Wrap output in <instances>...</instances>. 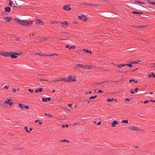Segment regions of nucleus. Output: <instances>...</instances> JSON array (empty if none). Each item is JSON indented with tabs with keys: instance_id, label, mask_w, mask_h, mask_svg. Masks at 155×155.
I'll list each match as a JSON object with an SVG mask.
<instances>
[{
	"instance_id": "e2e57ef3",
	"label": "nucleus",
	"mask_w": 155,
	"mask_h": 155,
	"mask_svg": "<svg viewBox=\"0 0 155 155\" xmlns=\"http://www.w3.org/2000/svg\"><path fill=\"white\" fill-rule=\"evenodd\" d=\"M68 106L69 107H71L72 106V104H68Z\"/></svg>"
},
{
	"instance_id": "0eeeda50",
	"label": "nucleus",
	"mask_w": 155,
	"mask_h": 155,
	"mask_svg": "<svg viewBox=\"0 0 155 155\" xmlns=\"http://www.w3.org/2000/svg\"><path fill=\"white\" fill-rule=\"evenodd\" d=\"M4 20L8 22H10L12 20V18L8 17H5L3 18Z\"/></svg>"
},
{
	"instance_id": "69168bd1",
	"label": "nucleus",
	"mask_w": 155,
	"mask_h": 155,
	"mask_svg": "<svg viewBox=\"0 0 155 155\" xmlns=\"http://www.w3.org/2000/svg\"><path fill=\"white\" fill-rule=\"evenodd\" d=\"M40 80L41 81H48L47 80H46V79H40Z\"/></svg>"
},
{
	"instance_id": "9b49d317",
	"label": "nucleus",
	"mask_w": 155,
	"mask_h": 155,
	"mask_svg": "<svg viewBox=\"0 0 155 155\" xmlns=\"http://www.w3.org/2000/svg\"><path fill=\"white\" fill-rule=\"evenodd\" d=\"M61 24L64 25V26H63V27L64 28L67 27L68 25V23L66 21L61 22Z\"/></svg>"
},
{
	"instance_id": "aec40b11",
	"label": "nucleus",
	"mask_w": 155,
	"mask_h": 155,
	"mask_svg": "<svg viewBox=\"0 0 155 155\" xmlns=\"http://www.w3.org/2000/svg\"><path fill=\"white\" fill-rule=\"evenodd\" d=\"M147 2L148 3L152 5H155V2H152L150 0H147Z\"/></svg>"
},
{
	"instance_id": "f257e3e1",
	"label": "nucleus",
	"mask_w": 155,
	"mask_h": 155,
	"mask_svg": "<svg viewBox=\"0 0 155 155\" xmlns=\"http://www.w3.org/2000/svg\"><path fill=\"white\" fill-rule=\"evenodd\" d=\"M13 20L16 22L23 26H29L32 25V23L29 24L26 20H21L17 18H14Z\"/></svg>"
},
{
	"instance_id": "5701e85b",
	"label": "nucleus",
	"mask_w": 155,
	"mask_h": 155,
	"mask_svg": "<svg viewBox=\"0 0 155 155\" xmlns=\"http://www.w3.org/2000/svg\"><path fill=\"white\" fill-rule=\"evenodd\" d=\"M83 50L84 51H85L86 52H88L90 54H92V51H91L88 50V49H83Z\"/></svg>"
},
{
	"instance_id": "412c9836",
	"label": "nucleus",
	"mask_w": 155,
	"mask_h": 155,
	"mask_svg": "<svg viewBox=\"0 0 155 155\" xmlns=\"http://www.w3.org/2000/svg\"><path fill=\"white\" fill-rule=\"evenodd\" d=\"M25 106L23 105L22 104L20 103L19 104V106L21 109H24V108Z\"/></svg>"
},
{
	"instance_id": "20e7f679",
	"label": "nucleus",
	"mask_w": 155,
	"mask_h": 155,
	"mask_svg": "<svg viewBox=\"0 0 155 155\" xmlns=\"http://www.w3.org/2000/svg\"><path fill=\"white\" fill-rule=\"evenodd\" d=\"M34 21L36 24H39L41 25H42L44 24V22L43 21H41V20L38 19H35Z\"/></svg>"
},
{
	"instance_id": "774afa93",
	"label": "nucleus",
	"mask_w": 155,
	"mask_h": 155,
	"mask_svg": "<svg viewBox=\"0 0 155 155\" xmlns=\"http://www.w3.org/2000/svg\"><path fill=\"white\" fill-rule=\"evenodd\" d=\"M30 131H32L33 130V128H30L29 129Z\"/></svg>"
},
{
	"instance_id": "a18cd8bd",
	"label": "nucleus",
	"mask_w": 155,
	"mask_h": 155,
	"mask_svg": "<svg viewBox=\"0 0 155 155\" xmlns=\"http://www.w3.org/2000/svg\"><path fill=\"white\" fill-rule=\"evenodd\" d=\"M8 87L7 86V85H5L4 87V88L6 89H8Z\"/></svg>"
},
{
	"instance_id": "bf43d9fd",
	"label": "nucleus",
	"mask_w": 155,
	"mask_h": 155,
	"mask_svg": "<svg viewBox=\"0 0 155 155\" xmlns=\"http://www.w3.org/2000/svg\"><path fill=\"white\" fill-rule=\"evenodd\" d=\"M130 99H128V98H127V99H126L125 101H130Z\"/></svg>"
},
{
	"instance_id": "c9c22d12",
	"label": "nucleus",
	"mask_w": 155,
	"mask_h": 155,
	"mask_svg": "<svg viewBox=\"0 0 155 155\" xmlns=\"http://www.w3.org/2000/svg\"><path fill=\"white\" fill-rule=\"evenodd\" d=\"M137 27L139 28H145V26H143L139 25V26H137Z\"/></svg>"
},
{
	"instance_id": "f8f14e48",
	"label": "nucleus",
	"mask_w": 155,
	"mask_h": 155,
	"mask_svg": "<svg viewBox=\"0 0 155 155\" xmlns=\"http://www.w3.org/2000/svg\"><path fill=\"white\" fill-rule=\"evenodd\" d=\"M84 65H83V64H76V67H74V68L77 69L78 68V67H80L82 68H84Z\"/></svg>"
},
{
	"instance_id": "4be33fe9",
	"label": "nucleus",
	"mask_w": 155,
	"mask_h": 155,
	"mask_svg": "<svg viewBox=\"0 0 155 155\" xmlns=\"http://www.w3.org/2000/svg\"><path fill=\"white\" fill-rule=\"evenodd\" d=\"M113 100H115L116 102L117 101V100H114V98H112L111 99H107V101L108 102H110L113 101Z\"/></svg>"
},
{
	"instance_id": "c85d7f7f",
	"label": "nucleus",
	"mask_w": 155,
	"mask_h": 155,
	"mask_svg": "<svg viewBox=\"0 0 155 155\" xmlns=\"http://www.w3.org/2000/svg\"><path fill=\"white\" fill-rule=\"evenodd\" d=\"M75 45H72L69 48V49L70 50H71V49H75Z\"/></svg>"
},
{
	"instance_id": "1a4fd4ad",
	"label": "nucleus",
	"mask_w": 155,
	"mask_h": 155,
	"mask_svg": "<svg viewBox=\"0 0 155 155\" xmlns=\"http://www.w3.org/2000/svg\"><path fill=\"white\" fill-rule=\"evenodd\" d=\"M51 98L50 97H46L45 98H43L42 99V100L43 102H47V101H50L51 100Z\"/></svg>"
},
{
	"instance_id": "f03ea898",
	"label": "nucleus",
	"mask_w": 155,
	"mask_h": 155,
	"mask_svg": "<svg viewBox=\"0 0 155 155\" xmlns=\"http://www.w3.org/2000/svg\"><path fill=\"white\" fill-rule=\"evenodd\" d=\"M11 58H15L18 57V55L22 54L21 53H14L13 52H11Z\"/></svg>"
},
{
	"instance_id": "2eb2a0df",
	"label": "nucleus",
	"mask_w": 155,
	"mask_h": 155,
	"mask_svg": "<svg viewBox=\"0 0 155 155\" xmlns=\"http://www.w3.org/2000/svg\"><path fill=\"white\" fill-rule=\"evenodd\" d=\"M82 5L87 6H94L95 5L93 4H90L88 3H83Z\"/></svg>"
},
{
	"instance_id": "ddd939ff",
	"label": "nucleus",
	"mask_w": 155,
	"mask_h": 155,
	"mask_svg": "<svg viewBox=\"0 0 155 155\" xmlns=\"http://www.w3.org/2000/svg\"><path fill=\"white\" fill-rule=\"evenodd\" d=\"M117 124V121L114 120L111 123V125L112 127H114Z\"/></svg>"
},
{
	"instance_id": "4d7b16f0",
	"label": "nucleus",
	"mask_w": 155,
	"mask_h": 155,
	"mask_svg": "<svg viewBox=\"0 0 155 155\" xmlns=\"http://www.w3.org/2000/svg\"><path fill=\"white\" fill-rule=\"evenodd\" d=\"M101 124V121H100L97 123V124L99 125H100Z\"/></svg>"
},
{
	"instance_id": "a878e982",
	"label": "nucleus",
	"mask_w": 155,
	"mask_h": 155,
	"mask_svg": "<svg viewBox=\"0 0 155 155\" xmlns=\"http://www.w3.org/2000/svg\"><path fill=\"white\" fill-rule=\"evenodd\" d=\"M132 13L135 14H142L143 13L141 12H137L133 11Z\"/></svg>"
},
{
	"instance_id": "a19ab883",
	"label": "nucleus",
	"mask_w": 155,
	"mask_h": 155,
	"mask_svg": "<svg viewBox=\"0 0 155 155\" xmlns=\"http://www.w3.org/2000/svg\"><path fill=\"white\" fill-rule=\"evenodd\" d=\"M13 102H12V101H11V102H10L9 103V105L10 106H11L12 105H13Z\"/></svg>"
},
{
	"instance_id": "f704fd0d",
	"label": "nucleus",
	"mask_w": 155,
	"mask_h": 155,
	"mask_svg": "<svg viewBox=\"0 0 155 155\" xmlns=\"http://www.w3.org/2000/svg\"><path fill=\"white\" fill-rule=\"evenodd\" d=\"M122 123H125L126 124H127L128 123V120H123L122 121Z\"/></svg>"
},
{
	"instance_id": "3c124183",
	"label": "nucleus",
	"mask_w": 155,
	"mask_h": 155,
	"mask_svg": "<svg viewBox=\"0 0 155 155\" xmlns=\"http://www.w3.org/2000/svg\"><path fill=\"white\" fill-rule=\"evenodd\" d=\"M70 46L68 45H65V47L67 48H69Z\"/></svg>"
},
{
	"instance_id": "f3484780",
	"label": "nucleus",
	"mask_w": 155,
	"mask_h": 155,
	"mask_svg": "<svg viewBox=\"0 0 155 155\" xmlns=\"http://www.w3.org/2000/svg\"><path fill=\"white\" fill-rule=\"evenodd\" d=\"M116 66L118 67L119 68H121L122 67H125V64H119L118 65H115Z\"/></svg>"
},
{
	"instance_id": "4c0bfd02",
	"label": "nucleus",
	"mask_w": 155,
	"mask_h": 155,
	"mask_svg": "<svg viewBox=\"0 0 155 155\" xmlns=\"http://www.w3.org/2000/svg\"><path fill=\"white\" fill-rule=\"evenodd\" d=\"M68 127V124H66L65 125H62V127L63 128H64L65 127Z\"/></svg>"
},
{
	"instance_id": "9d476101",
	"label": "nucleus",
	"mask_w": 155,
	"mask_h": 155,
	"mask_svg": "<svg viewBox=\"0 0 155 155\" xmlns=\"http://www.w3.org/2000/svg\"><path fill=\"white\" fill-rule=\"evenodd\" d=\"M63 8L66 10H70L71 9V8H70V6L67 5L64 6L63 7Z\"/></svg>"
},
{
	"instance_id": "2f4dec72",
	"label": "nucleus",
	"mask_w": 155,
	"mask_h": 155,
	"mask_svg": "<svg viewBox=\"0 0 155 155\" xmlns=\"http://www.w3.org/2000/svg\"><path fill=\"white\" fill-rule=\"evenodd\" d=\"M9 5L10 6H12V2L11 0H9Z\"/></svg>"
},
{
	"instance_id": "8fccbe9b",
	"label": "nucleus",
	"mask_w": 155,
	"mask_h": 155,
	"mask_svg": "<svg viewBox=\"0 0 155 155\" xmlns=\"http://www.w3.org/2000/svg\"><path fill=\"white\" fill-rule=\"evenodd\" d=\"M149 102V101L147 100V101H144L143 102V103L145 104L148 103Z\"/></svg>"
},
{
	"instance_id": "58836bf2",
	"label": "nucleus",
	"mask_w": 155,
	"mask_h": 155,
	"mask_svg": "<svg viewBox=\"0 0 155 155\" xmlns=\"http://www.w3.org/2000/svg\"><path fill=\"white\" fill-rule=\"evenodd\" d=\"M35 54H37V55H41V56H44V55H45V54H42L41 53H35Z\"/></svg>"
},
{
	"instance_id": "6e6552de",
	"label": "nucleus",
	"mask_w": 155,
	"mask_h": 155,
	"mask_svg": "<svg viewBox=\"0 0 155 155\" xmlns=\"http://www.w3.org/2000/svg\"><path fill=\"white\" fill-rule=\"evenodd\" d=\"M129 129L130 130H132L134 131H138L140 130V129H139L138 128L134 126H132V127H130L129 128Z\"/></svg>"
},
{
	"instance_id": "7c9ffc66",
	"label": "nucleus",
	"mask_w": 155,
	"mask_h": 155,
	"mask_svg": "<svg viewBox=\"0 0 155 155\" xmlns=\"http://www.w3.org/2000/svg\"><path fill=\"white\" fill-rule=\"evenodd\" d=\"M126 66L130 68H131L132 66V65L131 64H125V66Z\"/></svg>"
},
{
	"instance_id": "864d4df0",
	"label": "nucleus",
	"mask_w": 155,
	"mask_h": 155,
	"mask_svg": "<svg viewBox=\"0 0 155 155\" xmlns=\"http://www.w3.org/2000/svg\"><path fill=\"white\" fill-rule=\"evenodd\" d=\"M151 75L152 76L153 78H155V75H154V74L153 73H151Z\"/></svg>"
},
{
	"instance_id": "dca6fc26",
	"label": "nucleus",
	"mask_w": 155,
	"mask_h": 155,
	"mask_svg": "<svg viewBox=\"0 0 155 155\" xmlns=\"http://www.w3.org/2000/svg\"><path fill=\"white\" fill-rule=\"evenodd\" d=\"M5 10L6 12H9L11 11V8L9 7H7L5 8Z\"/></svg>"
},
{
	"instance_id": "a211bd4d",
	"label": "nucleus",
	"mask_w": 155,
	"mask_h": 155,
	"mask_svg": "<svg viewBox=\"0 0 155 155\" xmlns=\"http://www.w3.org/2000/svg\"><path fill=\"white\" fill-rule=\"evenodd\" d=\"M43 91V89L42 88H40L36 90L35 92L36 93L41 92Z\"/></svg>"
},
{
	"instance_id": "423d86ee",
	"label": "nucleus",
	"mask_w": 155,
	"mask_h": 155,
	"mask_svg": "<svg viewBox=\"0 0 155 155\" xmlns=\"http://www.w3.org/2000/svg\"><path fill=\"white\" fill-rule=\"evenodd\" d=\"M11 52H5L3 53L2 54L4 56L9 57V56H10Z\"/></svg>"
},
{
	"instance_id": "6e6d98bb",
	"label": "nucleus",
	"mask_w": 155,
	"mask_h": 155,
	"mask_svg": "<svg viewBox=\"0 0 155 155\" xmlns=\"http://www.w3.org/2000/svg\"><path fill=\"white\" fill-rule=\"evenodd\" d=\"M118 72H122V73H124L125 72L124 71H118ZM127 71H125V72H127Z\"/></svg>"
},
{
	"instance_id": "052dcab7",
	"label": "nucleus",
	"mask_w": 155,
	"mask_h": 155,
	"mask_svg": "<svg viewBox=\"0 0 155 155\" xmlns=\"http://www.w3.org/2000/svg\"><path fill=\"white\" fill-rule=\"evenodd\" d=\"M150 102H153V103H155V101H154V100H150Z\"/></svg>"
},
{
	"instance_id": "ea45409f",
	"label": "nucleus",
	"mask_w": 155,
	"mask_h": 155,
	"mask_svg": "<svg viewBox=\"0 0 155 155\" xmlns=\"http://www.w3.org/2000/svg\"><path fill=\"white\" fill-rule=\"evenodd\" d=\"M28 91L31 93H32L34 92V90H31V89H28Z\"/></svg>"
},
{
	"instance_id": "79ce46f5",
	"label": "nucleus",
	"mask_w": 155,
	"mask_h": 155,
	"mask_svg": "<svg viewBox=\"0 0 155 155\" xmlns=\"http://www.w3.org/2000/svg\"><path fill=\"white\" fill-rule=\"evenodd\" d=\"M24 107V108H25L27 109H28L29 108V107L28 106H25V107Z\"/></svg>"
},
{
	"instance_id": "13d9d810",
	"label": "nucleus",
	"mask_w": 155,
	"mask_h": 155,
	"mask_svg": "<svg viewBox=\"0 0 155 155\" xmlns=\"http://www.w3.org/2000/svg\"><path fill=\"white\" fill-rule=\"evenodd\" d=\"M138 89V88H136L135 89L134 91L135 92H137V90Z\"/></svg>"
},
{
	"instance_id": "0e129e2a",
	"label": "nucleus",
	"mask_w": 155,
	"mask_h": 155,
	"mask_svg": "<svg viewBox=\"0 0 155 155\" xmlns=\"http://www.w3.org/2000/svg\"><path fill=\"white\" fill-rule=\"evenodd\" d=\"M148 77H149V78H151V77H152V75H151V74H150L148 75Z\"/></svg>"
},
{
	"instance_id": "338daca9",
	"label": "nucleus",
	"mask_w": 155,
	"mask_h": 155,
	"mask_svg": "<svg viewBox=\"0 0 155 155\" xmlns=\"http://www.w3.org/2000/svg\"><path fill=\"white\" fill-rule=\"evenodd\" d=\"M39 121V120H36L35 121V123H37V122H38Z\"/></svg>"
},
{
	"instance_id": "b1692460",
	"label": "nucleus",
	"mask_w": 155,
	"mask_h": 155,
	"mask_svg": "<svg viewBox=\"0 0 155 155\" xmlns=\"http://www.w3.org/2000/svg\"><path fill=\"white\" fill-rule=\"evenodd\" d=\"M60 81V78H57V79H55L54 80H53L51 81V82H57V81Z\"/></svg>"
},
{
	"instance_id": "4468645a",
	"label": "nucleus",
	"mask_w": 155,
	"mask_h": 155,
	"mask_svg": "<svg viewBox=\"0 0 155 155\" xmlns=\"http://www.w3.org/2000/svg\"><path fill=\"white\" fill-rule=\"evenodd\" d=\"M92 66H89L88 65H84V69H86L87 70H89L91 69L92 68Z\"/></svg>"
},
{
	"instance_id": "393cba45",
	"label": "nucleus",
	"mask_w": 155,
	"mask_h": 155,
	"mask_svg": "<svg viewBox=\"0 0 155 155\" xmlns=\"http://www.w3.org/2000/svg\"><path fill=\"white\" fill-rule=\"evenodd\" d=\"M132 81H134L135 83H137L138 82L137 81H135L134 79H132L129 80V82L130 83L132 82Z\"/></svg>"
},
{
	"instance_id": "bb28decb",
	"label": "nucleus",
	"mask_w": 155,
	"mask_h": 155,
	"mask_svg": "<svg viewBox=\"0 0 155 155\" xmlns=\"http://www.w3.org/2000/svg\"><path fill=\"white\" fill-rule=\"evenodd\" d=\"M134 2L135 3H138L141 4H143V5L144 4V3L142 2H141L140 1H137V0H136V1H135Z\"/></svg>"
},
{
	"instance_id": "e433bc0d",
	"label": "nucleus",
	"mask_w": 155,
	"mask_h": 155,
	"mask_svg": "<svg viewBox=\"0 0 155 155\" xmlns=\"http://www.w3.org/2000/svg\"><path fill=\"white\" fill-rule=\"evenodd\" d=\"M10 101V100H8V101H6L4 102V104H9V101Z\"/></svg>"
},
{
	"instance_id": "09e8293b",
	"label": "nucleus",
	"mask_w": 155,
	"mask_h": 155,
	"mask_svg": "<svg viewBox=\"0 0 155 155\" xmlns=\"http://www.w3.org/2000/svg\"><path fill=\"white\" fill-rule=\"evenodd\" d=\"M12 91L13 92H15L17 90L15 88H13L12 90Z\"/></svg>"
},
{
	"instance_id": "37998d69",
	"label": "nucleus",
	"mask_w": 155,
	"mask_h": 155,
	"mask_svg": "<svg viewBox=\"0 0 155 155\" xmlns=\"http://www.w3.org/2000/svg\"><path fill=\"white\" fill-rule=\"evenodd\" d=\"M108 83V81H104L102 82L101 83H98V84H101L103 83Z\"/></svg>"
},
{
	"instance_id": "603ef678",
	"label": "nucleus",
	"mask_w": 155,
	"mask_h": 155,
	"mask_svg": "<svg viewBox=\"0 0 155 155\" xmlns=\"http://www.w3.org/2000/svg\"><path fill=\"white\" fill-rule=\"evenodd\" d=\"M103 91L101 90H99L98 91V93H102Z\"/></svg>"
},
{
	"instance_id": "c03bdc74",
	"label": "nucleus",
	"mask_w": 155,
	"mask_h": 155,
	"mask_svg": "<svg viewBox=\"0 0 155 155\" xmlns=\"http://www.w3.org/2000/svg\"><path fill=\"white\" fill-rule=\"evenodd\" d=\"M61 22H60L59 21H54L53 22V23H61Z\"/></svg>"
},
{
	"instance_id": "473e14b6",
	"label": "nucleus",
	"mask_w": 155,
	"mask_h": 155,
	"mask_svg": "<svg viewBox=\"0 0 155 155\" xmlns=\"http://www.w3.org/2000/svg\"><path fill=\"white\" fill-rule=\"evenodd\" d=\"M97 97V96L96 95L95 96H92L89 98V99L90 100H92L93 99H94L96 98Z\"/></svg>"
},
{
	"instance_id": "7ed1b4c3",
	"label": "nucleus",
	"mask_w": 155,
	"mask_h": 155,
	"mask_svg": "<svg viewBox=\"0 0 155 155\" xmlns=\"http://www.w3.org/2000/svg\"><path fill=\"white\" fill-rule=\"evenodd\" d=\"M75 78V77H74L73 78V77L72 76L69 75L67 78L68 81L72 82L73 81H76Z\"/></svg>"
},
{
	"instance_id": "cd10ccee",
	"label": "nucleus",
	"mask_w": 155,
	"mask_h": 155,
	"mask_svg": "<svg viewBox=\"0 0 155 155\" xmlns=\"http://www.w3.org/2000/svg\"><path fill=\"white\" fill-rule=\"evenodd\" d=\"M45 115L48 116V117H53L52 115L50 114H47L46 113H45Z\"/></svg>"
},
{
	"instance_id": "72a5a7b5",
	"label": "nucleus",
	"mask_w": 155,
	"mask_h": 155,
	"mask_svg": "<svg viewBox=\"0 0 155 155\" xmlns=\"http://www.w3.org/2000/svg\"><path fill=\"white\" fill-rule=\"evenodd\" d=\"M24 129H25V130H26V131L28 132H28H29V131L28 130V127H24Z\"/></svg>"
},
{
	"instance_id": "680f3d73",
	"label": "nucleus",
	"mask_w": 155,
	"mask_h": 155,
	"mask_svg": "<svg viewBox=\"0 0 155 155\" xmlns=\"http://www.w3.org/2000/svg\"><path fill=\"white\" fill-rule=\"evenodd\" d=\"M15 40H16V41H19V38H15Z\"/></svg>"
},
{
	"instance_id": "6ab92c4d",
	"label": "nucleus",
	"mask_w": 155,
	"mask_h": 155,
	"mask_svg": "<svg viewBox=\"0 0 155 155\" xmlns=\"http://www.w3.org/2000/svg\"><path fill=\"white\" fill-rule=\"evenodd\" d=\"M60 81H64V82H67V78H60Z\"/></svg>"
},
{
	"instance_id": "39448f33",
	"label": "nucleus",
	"mask_w": 155,
	"mask_h": 155,
	"mask_svg": "<svg viewBox=\"0 0 155 155\" xmlns=\"http://www.w3.org/2000/svg\"><path fill=\"white\" fill-rule=\"evenodd\" d=\"M78 18L79 19H82L84 21H86L87 20V18H86V15H84L79 16Z\"/></svg>"
},
{
	"instance_id": "49530a36",
	"label": "nucleus",
	"mask_w": 155,
	"mask_h": 155,
	"mask_svg": "<svg viewBox=\"0 0 155 155\" xmlns=\"http://www.w3.org/2000/svg\"><path fill=\"white\" fill-rule=\"evenodd\" d=\"M45 55V56H53L54 55V54H49V55H47V54Z\"/></svg>"
},
{
	"instance_id": "de8ad7c7",
	"label": "nucleus",
	"mask_w": 155,
	"mask_h": 155,
	"mask_svg": "<svg viewBox=\"0 0 155 155\" xmlns=\"http://www.w3.org/2000/svg\"><path fill=\"white\" fill-rule=\"evenodd\" d=\"M130 91V93L131 94H134L135 93L134 91H133V90H131Z\"/></svg>"
},
{
	"instance_id": "5fc2aeb1",
	"label": "nucleus",
	"mask_w": 155,
	"mask_h": 155,
	"mask_svg": "<svg viewBox=\"0 0 155 155\" xmlns=\"http://www.w3.org/2000/svg\"><path fill=\"white\" fill-rule=\"evenodd\" d=\"M61 141L63 142H66V139H62L61 140Z\"/></svg>"
},
{
	"instance_id": "c756f323",
	"label": "nucleus",
	"mask_w": 155,
	"mask_h": 155,
	"mask_svg": "<svg viewBox=\"0 0 155 155\" xmlns=\"http://www.w3.org/2000/svg\"><path fill=\"white\" fill-rule=\"evenodd\" d=\"M141 61H133L131 63L133 64H139V62H140Z\"/></svg>"
}]
</instances>
